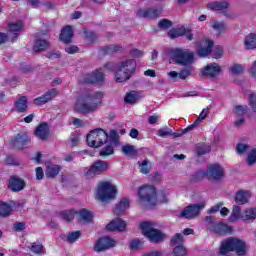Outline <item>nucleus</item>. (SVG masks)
<instances>
[{
    "label": "nucleus",
    "instance_id": "obj_1",
    "mask_svg": "<svg viewBox=\"0 0 256 256\" xmlns=\"http://www.w3.org/2000/svg\"><path fill=\"white\" fill-rule=\"evenodd\" d=\"M137 195L140 205H167L169 203V192L161 190L157 193L153 185L140 186Z\"/></svg>",
    "mask_w": 256,
    "mask_h": 256
},
{
    "label": "nucleus",
    "instance_id": "obj_2",
    "mask_svg": "<svg viewBox=\"0 0 256 256\" xmlns=\"http://www.w3.org/2000/svg\"><path fill=\"white\" fill-rule=\"evenodd\" d=\"M103 103V94L101 92H93L88 90L82 93L74 104V111L89 115L93 111H97V107Z\"/></svg>",
    "mask_w": 256,
    "mask_h": 256
},
{
    "label": "nucleus",
    "instance_id": "obj_3",
    "mask_svg": "<svg viewBox=\"0 0 256 256\" xmlns=\"http://www.w3.org/2000/svg\"><path fill=\"white\" fill-rule=\"evenodd\" d=\"M136 69L137 62L135 59L124 58L120 60L115 70L116 83H125V81H129L135 74Z\"/></svg>",
    "mask_w": 256,
    "mask_h": 256
},
{
    "label": "nucleus",
    "instance_id": "obj_4",
    "mask_svg": "<svg viewBox=\"0 0 256 256\" xmlns=\"http://www.w3.org/2000/svg\"><path fill=\"white\" fill-rule=\"evenodd\" d=\"M247 244L239 238H228L224 240L220 246V255H229L231 251H235L237 255H245L247 253Z\"/></svg>",
    "mask_w": 256,
    "mask_h": 256
},
{
    "label": "nucleus",
    "instance_id": "obj_5",
    "mask_svg": "<svg viewBox=\"0 0 256 256\" xmlns=\"http://www.w3.org/2000/svg\"><path fill=\"white\" fill-rule=\"evenodd\" d=\"M117 197V186L109 181L100 182L96 191V199L102 203H110Z\"/></svg>",
    "mask_w": 256,
    "mask_h": 256
},
{
    "label": "nucleus",
    "instance_id": "obj_6",
    "mask_svg": "<svg viewBox=\"0 0 256 256\" xmlns=\"http://www.w3.org/2000/svg\"><path fill=\"white\" fill-rule=\"evenodd\" d=\"M225 175L223 166L219 164H211L208 166L207 171H198L196 173L195 181H201L203 177H207L210 181H221Z\"/></svg>",
    "mask_w": 256,
    "mask_h": 256
},
{
    "label": "nucleus",
    "instance_id": "obj_7",
    "mask_svg": "<svg viewBox=\"0 0 256 256\" xmlns=\"http://www.w3.org/2000/svg\"><path fill=\"white\" fill-rule=\"evenodd\" d=\"M140 229L144 237H147L151 243H161V241L165 239V233L156 229L153 222H142L140 224Z\"/></svg>",
    "mask_w": 256,
    "mask_h": 256
},
{
    "label": "nucleus",
    "instance_id": "obj_8",
    "mask_svg": "<svg viewBox=\"0 0 256 256\" xmlns=\"http://www.w3.org/2000/svg\"><path fill=\"white\" fill-rule=\"evenodd\" d=\"M107 139H109V134L103 129H94L86 136L88 147H93L94 149L103 147L107 143Z\"/></svg>",
    "mask_w": 256,
    "mask_h": 256
},
{
    "label": "nucleus",
    "instance_id": "obj_9",
    "mask_svg": "<svg viewBox=\"0 0 256 256\" xmlns=\"http://www.w3.org/2000/svg\"><path fill=\"white\" fill-rule=\"evenodd\" d=\"M171 57L178 65H191L195 61V54L189 49L176 48L171 51Z\"/></svg>",
    "mask_w": 256,
    "mask_h": 256
},
{
    "label": "nucleus",
    "instance_id": "obj_10",
    "mask_svg": "<svg viewBox=\"0 0 256 256\" xmlns=\"http://www.w3.org/2000/svg\"><path fill=\"white\" fill-rule=\"evenodd\" d=\"M23 29V22H12L8 24L9 35L6 33L0 32V45L3 43H7V41H17L19 37V31Z\"/></svg>",
    "mask_w": 256,
    "mask_h": 256
},
{
    "label": "nucleus",
    "instance_id": "obj_11",
    "mask_svg": "<svg viewBox=\"0 0 256 256\" xmlns=\"http://www.w3.org/2000/svg\"><path fill=\"white\" fill-rule=\"evenodd\" d=\"M105 171H109V163H107V161L98 160L94 162L89 169L85 170L84 176L86 179H93L95 175H101V173H105Z\"/></svg>",
    "mask_w": 256,
    "mask_h": 256
},
{
    "label": "nucleus",
    "instance_id": "obj_12",
    "mask_svg": "<svg viewBox=\"0 0 256 256\" xmlns=\"http://www.w3.org/2000/svg\"><path fill=\"white\" fill-rule=\"evenodd\" d=\"M205 205H207L205 202L190 205L180 212L179 217L181 219H194V217H197V215H199V213L205 209Z\"/></svg>",
    "mask_w": 256,
    "mask_h": 256
},
{
    "label": "nucleus",
    "instance_id": "obj_13",
    "mask_svg": "<svg viewBox=\"0 0 256 256\" xmlns=\"http://www.w3.org/2000/svg\"><path fill=\"white\" fill-rule=\"evenodd\" d=\"M201 73L207 79H217L223 73V68L218 63H210L202 69Z\"/></svg>",
    "mask_w": 256,
    "mask_h": 256
},
{
    "label": "nucleus",
    "instance_id": "obj_14",
    "mask_svg": "<svg viewBox=\"0 0 256 256\" xmlns=\"http://www.w3.org/2000/svg\"><path fill=\"white\" fill-rule=\"evenodd\" d=\"M117 242L108 236L101 237L94 244V251L96 253H101V251H107V249H111V247H115Z\"/></svg>",
    "mask_w": 256,
    "mask_h": 256
},
{
    "label": "nucleus",
    "instance_id": "obj_15",
    "mask_svg": "<svg viewBox=\"0 0 256 256\" xmlns=\"http://www.w3.org/2000/svg\"><path fill=\"white\" fill-rule=\"evenodd\" d=\"M105 79V74L101 69L92 72L91 74H86L83 76L82 82L88 85H99V83H103Z\"/></svg>",
    "mask_w": 256,
    "mask_h": 256
},
{
    "label": "nucleus",
    "instance_id": "obj_16",
    "mask_svg": "<svg viewBox=\"0 0 256 256\" xmlns=\"http://www.w3.org/2000/svg\"><path fill=\"white\" fill-rule=\"evenodd\" d=\"M186 37L188 41H193V32L191 29L185 28L184 26L173 28L168 32V37L170 39H177V37Z\"/></svg>",
    "mask_w": 256,
    "mask_h": 256
},
{
    "label": "nucleus",
    "instance_id": "obj_17",
    "mask_svg": "<svg viewBox=\"0 0 256 256\" xmlns=\"http://www.w3.org/2000/svg\"><path fill=\"white\" fill-rule=\"evenodd\" d=\"M163 9L161 8H150V9H140L138 10V17H143L144 19H157L161 16Z\"/></svg>",
    "mask_w": 256,
    "mask_h": 256
},
{
    "label": "nucleus",
    "instance_id": "obj_18",
    "mask_svg": "<svg viewBox=\"0 0 256 256\" xmlns=\"http://www.w3.org/2000/svg\"><path fill=\"white\" fill-rule=\"evenodd\" d=\"M213 49V40H202L197 48L199 57H207Z\"/></svg>",
    "mask_w": 256,
    "mask_h": 256
},
{
    "label": "nucleus",
    "instance_id": "obj_19",
    "mask_svg": "<svg viewBox=\"0 0 256 256\" xmlns=\"http://www.w3.org/2000/svg\"><path fill=\"white\" fill-rule=\"evenodd\" d=\"M106 229L107 231L123 232L127 229V222L121 218H116L107 224Z\"/></svg>",
    "mask_w": 256,
    "mask_h": 256
},
{
    "label": "nucleus",
    "instance_id": "obj_20",
    "mask_svg": "<svg viewBox=\"0 0 256 256\" xmlns=\"http://www.w3.org/2000/svg\"><path fill=\"white\" fill-rule=\"evenodd\" d=\"M208 25L212 31L216 32V35H224V33H227V23L221 20H212Z\"/></svg>",
    "mask_w": 256,
    "mask_h": 256
},
{
    "label": "nucleus",
    "instance_id": "obj_21",
    "mask_svg": "<svg viewBox=\"0 0 256 256\" xmlns=\"http://www.w3.org/2000/svg\"><path fill=\"white\" fill-rule=\"evenodd\" d=\"M54 97H57V91L55 89H52L48 92H46L44 95L34 99V105H45V103H49Z\"/></svg>",
    "mask_w": 256,
    "mask_h": 256
},
{
    "label": "nucleus",
    "instance_id": "obj_22",
    "mask_svg": "<svg viewBox=\"0 0 256 256\" xmlns=\"http://www.w3.org/2000/svg\"><path fill=\"white\" fill-rule=\"evenodd\" d=\"M251 199V192L248 190H239L235 196V203L238 205H245Z\"/></svg>",
    "mask_w": 256,
    "mask_h": 256
},
{
    "label": "nucleus",
    "instance_id": "obj_23",
    "mask_svg": "<svg viewBox=\"0 0 256 256\" xmlns=\"http://www.w3.org/2000/svg\"><path fill=\"white\" fill-rule=\"evenodd\" d=\"M29 143H31V138L25 133L18 134L14 141L15 147H17L18 149H23L24 147H27Z\"/></svg>",
    "mask_w": 256,
    "mask_h": 256
},
{
    "label": "nucleus",
    "instance_id": "obj_24",
    "mask_svg": "<svg viewBox=\"0 0 256 256\" xmlns=\"http://www.w3.org/2000/svg\"><path fill=\"white\" fill-rule=\"evenodd\" d=\"M8 187L11 191H14V192L22 191V189L25 188V181H23V179L18 177H12L10 179Z\"/></svg>",
    "mask_w": 256,
    "mask_h": 256
},
{
    "label": "nucleus",
    "instance_id": "obj_25",
    "mask_svg": "<svg viewBox=\"0 0 256 256\" xmlns=\"http://www.w3.org/2000/svg\"><path fill=\"white\" fill-rule=\"evenodd\" d=\"M71 39H73V27L66 26L62 28L60 33V41H62V43H71Z\"/></svg>",
    "mask_w": 256,
    "mask_h": 256
},
{
    "label": "nucleus",
    "instance_id": "obj_26",
    "mask_svg": "<svg viewBox=\"0 0 256 256\" xmlns=\"http://www.w3.org/2000/svg\"><path fill=\"white\" fill-rule=\"evenodd\" d=\"M210 11H224V9H229V2L227 1H214L207 5Z\"/></svg>",
    "mask_w": 256,
    "mask_h": 256
},
{
    "label": "nucleus",
    "instance_id": "obj_27",
    "mask_svg": "<svg viewBox=\"0 0 256 256\" xmlns=\"http://www.w3.org/2000/svg\"><path fill=\"white\" fill-rule=\"evenodd\" d=\"M35 135L45 141L49 137V125L47 123L40 124L35 130Z\"/></svg>",
    "mask_w": 256,
    "mask_h": 256
},
{
    "label": "nucleus",
    "instance_id": "obj_28",
    "mask_svg": "<svg viewBox=\"0 0 256 256\" xmlns=\"http://www.w3.org/2000/svg\"><path fill=\"white\" fill-rule=\"evenodd\" d=\"M243 221V212H241V207L233 206L232 213L229 217L230 223H235L236 221Z\"/></svg>",
    "mask_w": 256,
    "mask_h": 256
},
{
    "label": "nucleus",
    "instance_id": "obj_29",
    "mask_svg": "<svg viewBox=\"0 0 256 256\" xmlns=\"http://www.w3.org/2000/svg\"><path fill=\"white\" fill-rule=\"evenodd\" d=\"M129 205H131V201L129 200V198H122L116 206V215H121L123 211H127V209H129Z\"/></svg>",
    "mask_w": 256,
    "mask_h": 256
},
{
    "label": "nucleus",
    "instance_id": "obj_30",
    "mask_svg": "<svg viewBox=\"0 0 256 256\" xmlns=\"http://www.w3.org/2000/svg\"><path fill=\"white\" fill-rule=\"evenodd\" d=\"M80 221L83 223H92L93 222V212L87 209H82L78 212Z\"/></svg>",
    "mask_w": 256,
    "mask_h": 256
},
{
    "label": "nucleus",
    "instance_id": "obj_31",
    "mask_svg": "<svg viewBox=\"0 0 256 256\" xmlns=\"http://www.w3.org/2000/svg\"><path fill=\"white\" fill-rule=\"evenodd\" d=\"M59 171H61V166L57 164H48L46 169V177H57V175H59Z\"/></svg>",
    "mask_w": 256,
    "mask_h": 256
},
{
    "label": "nucleus",
    "instance_id": "obj_32",
    "mask_svg": "<svg viewBox=\"0 0 256 256\" xmlns=\"http://www.w3.org/2000/svg\"><path fill=\"white\" fill-rule=\"evenodd\" d=\"M212 231L214 233L222 234V233H231L233 231V228L227 224L218 223L213 226Z\"/></svg>",
    "mask_w": 256,
    "mask_h": 256
},
{
    "label": "nucleus",
    "instance_id": "obj_33",
    "mask_svg": "<svg viewBox=\"0 0 256 256\" xmlns=\"http://www.w3.org/2000/svg\"><path fill=\"white\" fill-rule=\"evenodd\" d=\"M244 45L246 49H256V34L251 33L245 37Z\"/></svg>",
    "mask_w": 256,
    "mask_h": 256
},
{
    "label": "nucleus",
    "instance_id": "obj_34",
    "mask_svg": "<svg viewBox=\"0 0 256 256\" xmlns=\"http://www.w3.org/2000/svg\"><path fill=\"white\" fill-rule=\"evenodd\" d=\"M29 249L34 255H45V247L41 242H33Z\"/></svg>",
    "mask_w": 256,
    "mask_h": 256
},
{
    "label": "nucleus",
    "instance_id": "obj_35",
    "mask_svg": "<svg viewBox=\"0 0 256 256\" xmlns=\"http://www.w3.org/2000/svg\"><path fill=\"white\" fill-rule=\"evenodd\" d=\"M151 162L148 159L138 162V169L143 175H147L151 171Z\"/></svg>",
    "mask_w": 256,
    "mask_h": 256
},
{
    "label": "nucleus",
    "instance_id": "obj_36",
    "mask_svg": "<svg viewBox=\"0 0 256 256\" xmlns=\"http://www.w3.org/2000/svg\"><path fill=\"white\" fill-rule=\"evenodd\" d=\"M48 47L49 43L47 42V40L40 38L36 40L33 49L36 53H39L41 51H45V49H48Z\"/></svg>",
    "mask_w": 256,
    "mask_h": 256
},
{
    "label": "nucleus",
    "instance_id": "obj_37",
    "mask_svg": "<svg viewBox=\"0 0 256 256\" xmlns=\"http://www.w3.org/2000/svg\"><path fill=\"white\" fill-rule=\"evenodd\" d=\"M139 99H141V95H139V92H135V91L126 93L124 97L125 103H128L130 105H133V103H135Z\"/></svg>",
    "mask_w": 256,
    "mask_h": 256
},
{
    "label": "nucleus",
    "instance_id": "obj_38",
    "mask_svg": "<svg viewBox=\"0 0 256 256\" xmlns=\"http://www.w3.org/2000/svg\"><path fill=\"white\" fill-rule=\"evenodd\" d=\"M106 55H113V53H123V46L119 44H111L103 49Z\"/></svg>",
    "mask_w": 256,
    "mask_h": 256
},
{
    "label": "nucleus",
    "instance_id": "obj_39",
    "mask_svg": "<svg viewBox=\"0 0 256 256\" xmlns=\"http://www.w3.org/2000/svg\"><path fill=\"white\" fill-rule=\"evenodd\" d=\"M208 115H209V108H204L201 111V113L199 114L196 121L191 126H189L186 131H191V129H193V127H197V125H199V123H201V121L206 119Z\"/></svg>",
    "mask_w": 256,
    "mask_h": 256
},
{
    "label": "nucleus",
    "instance_id": "obj_40",
    "mask_svg": "<svg viewBox=\"0 0 256 256\" xmlns=\"http://www.w3.org/2000/svg\"><path fill=\"white\" fill-rule=\"evenodd\" d=\"M243 221H253L256 219V208H246L243 211Z\"/></svg>",
    "mask_w": 256,
    "mask_h": 256
},
{
    "label": "nucleus",
    "instance_id": "obj_41",
    "mask_svg": "<svg viewBox=\"0 0 256 256\" xmlns=\"http://www.w3.org/2000/svg\"><path fill=\"white\" fill-rule=\"evenodd\" d=\"M16 110L19 113H23V111H27V97L22 96L15 103Z\"/></svg>",
    "mask_w": 256,
    "mask_h": 256
},
{
    "label": "nucleus",
    "instance_id": "obj_42",
    "mask_svg": "<svg viewBox=\"0 0 256 256\" xmlns=\"http://www.w3.org/2000/svg\"><path fill=\"white\" fill-rule=\"evenodd\" d=\"M11 211L12 209L9 204L0 201V217H9Z\"/></svg>",
    "mask_w": 256,
    "mask_h": 256
},
{
    "label": "nucleus",
    "instance_id": "obj_43",
    "mask_svg": "<svg viewBox=\"0 0 256 256\" xmlns=\"http://www.w3.org/2000/svg\"><path fill=\"white\" fill-rule=\"evenodd\" d=\"M75 213L76 212L73 210H64L60 212V217L64 221H73V219H75Z\"/></svg>",
    "mask_w": 256,
    "mask_h": 256
},
{
    "label": "nucleus",
    "instance_id": "obj_44",
    "mask_svg": "<svg viewBox=\"0 0 256 256\" xmlns=\"http://www.w3.org/2000/svg\"><path fill=\"white\" fill-rule=\"evenodd\" d=\"M115 144H108L106 147H104L101 151H100V156L101 157H109V155H113V153H115V150L113 148Z\"/></svg>",
    "mask_w": 256,
    "mask_h": 256
},
{
    "label": "nucleus",
    "instance_id": "obj_45",
    "mask_svg": "<svg viewBox=\"0 0 256 256\" xmlns=\"http://www.w3.org/2000/svg\"><path fill=\"white\" fill-rule=\"evenodd\" d=\"M251 149H252V147L245 143H239L236 146V151H237L238 155H245V153H249V151Z\"/></svg>",
    "mask_w": 256,
    "mask_h": 256
},
{
    "label": "nucleus",
    "instance_id": "obj_46",
    "mask_svg": "<svg viewBox=\"0 0 256 256\" xmlns=\"http://www.w3.org/2000/svg\"><path fill=\"white\" fill-rule=\"evenodd\" d=\"M247 164L250 165V166H253L255 165L256 163V148H253L248 151L247 153Z\"/></svg>",
    "mask_w": 256,
    "mask_h": 256
},
{
    "label": "nucleus",
    "instance_id": "obj_47",
    "mask_svg": "<svg viewBox=\"0 0 256 256\" xmlns=\"http://www.w3.org/2000/svg\"><path fill=\"white\" fill-rule=\"evenodd\" d=\"M122 152L128 157H133V155L137 153V149H135V146L133 145H125L122 147Z\"/></svg>",
    "mask_w": 256,
    "mask_h": 256
},
{
    "label": "nucleus",
    "instance_id": "obj_48",
    "mask_svg": "<svg viewBox=\"0 0 256 256\" xmlns=\"http://www.w3.org/2000/svg\"><path fill=\"white\" fill-rule=\"evenodd\" d=\"M247 111H249V108L246 105L236 106L234 109V113L237 117H243V115H246Z\"/></svg>",
    "mask_w": 256,
    "mask_h": 256
},
{
    "label": "nucleus",
    "instance_id": "obj_49",
    "mask_svg": "<svg viewBox=\"0 0 256 256\" xmlns=\"http://www.w3.org/2000/svg\"><path fill=\"white\" fill-rule=\"evenodd\" d=\"M172 247H177V246H183V235L182 234H176L172 239H171Z\"/></svg>",
    "mask_w": 256,
    "mask_h": 256
},
{
    "label": "nucleus",
    "instance_id": "obj_50",
    "mask_svg": "<svg viewBox=\"0 0 256 256\" xmlns=\"http://www.w3.org/2000/svg\"><path fill=\"white\" fill-rule=\"evenodd\" d=\"M230 71L234 75H241V73H243V71H245V66H243L241 64H234L230 67Z\"/></svg>",
    "mask_w": 256,
    "mask_h": 256
},
{
    "label": "nucleus",
    "instance_id": "obj_51",
    "mask_svg": "<svg viewBox=\"0 0 256 256\" xmlns=\"http://www.w3.org/2000/svg\"><path fill=\"white\" fill-rule=\"evenodd\" d=\"M173 255L174 256H185V255H187V248H185V246H174Z\"/></svg>",
    "mask_w": 256,
    "mask_h": 256
},
{
    "label": "nucleus",
    "instance_id": "obj_52",
    "mask_svg": "<svg viewBox=\"0 0 256 256\" xmlns=\"http://www.w3.org/2000/svg\"><path fill=\"white\" fill-rule=\"evenodd\" d=\"M81 237V231L70 232L67 236L68 243H75Z\"/></svg>",
    "mask_w": 256,
    "mask_h": 256
},
{
    "label": "nucleus",
    "instance_id": "obj_53",
    "mask_svg": "<svg viewBox=\"0 0 256 256\" xmlns=\"http://www.w3.org/2000/svg\"><path fill=\"white\" fill-rule=\"evenodd\" d=\"M109 138L111 141L110 144L117 145V143H119V134L117 133V131H110Z\"/></svg>",
    "mask_w": 256,
    "mask_h": 256
},
{
    "label": "nucleus",
    "instance_id": "obj_54",
    "mask_svg": "<svg viewBox=\"0 0 256 256\" xmlns=\"http://www.w3.org/2000/svg\"><path fill=\"white\" fill-rule=\"evenodd\" d=\"M213 57L214 59H221L223 57V47L216 46L213 50Z\"/></svg>",
    "mask_w": 256,
    "mask_h": 256
},
{
    "label": "nucleus",
    "instance_id": "obj_55",
    "mask_svg": "<svg viewBox=\"0 0 256 256\" xmlns=\"http://www.w3.org/2000/svg\"><path fill=\"white\" fill-rule=\"evenodd\" d=\"M143 247V242L141 240H132L130 243V248L137 251Z\"/></svg>",
    "mask_w": 256,
    "mask_h": 256
},
{
    "label": "nucleus",
    "instance_id": "obj_56",
    "mask_svg": "<svg viewBox=\"0 0 256 256\" xmlns=\"http://www.w3.org/2000/svg\"><path fill=\"white\" fill-rule=\"evenodd\" d=\"M158 137H169L171 135V129L164 127L158 130L157 132Z\"/></svg>",
    "mask_w": 256,
    "mask_h": 256
},
{
    "label": "nucleus",
    "instance_id": "obj_57",
    "mask_svg": "<svg viewBox=\"0 0 256 256\" xmlns=\"http://www.w3.org/2000/svg\"><path fill=\"white\" fill-rule=\"evenodd\" d=\"M171 25H173V23H171V21L167 19L160 20L158 23V27H160V29H169Z\"/></svg>",
    "mask_w": 256,
    "mask_h": 256
},
{
    "label": "nucleus",
    "instance_id": "obj_58",
    "mask_svg": "<svg viewBox=\"0 0 256 256\" xmlns=\"http://www.w3.org/2000/svg\"><path fill=\"white\" fill-rule=\"evenodd\" d=\"M249 105L254 113H256V94L249 95Z\"/></svg>",
    "mask_w": 256,
    "mask_h": 256
},
{
    "label": "nucleus",
    "instance_id": "obj_59",
    "mask_svg": "<svg viewBox=\"0 0 256 256\" xmlns=\"http://www.w3.org/2000/svg\"><path fill=\"white\" fill-rule=\"evenodd\" d=\"M248 75L256 81V60L252 62V65L248 70Z\"/></svg>",
    "mask_w": 256,
    "mask_h": 256
},
{
    "label": "nucleus",
    "instance_id": "obj_60",
    "mask_svg": "<svg viewBox=\"0 0 256 256\" xmlns=\"http://www.w3.org/2000/svg\"><path fill=\"white\" fill-rule=\"evenodd\" d=\"M131 57H135L136 59H139L140 57H143L145 53L142 50L139 49H132L130 51Z\"/></svg>",
    "mask_w": 256,
    "mask_h": 256
},
{
    "label": "nucleus",
    "instance_id": "obj_61",
    "mask_svg": "<svg viewBox=\"0 0 256 256\" xmlns=\"http://www.w3.org/2000/svg\"><path fill=\"white\" fill-rule=\"evenodd\" d=\"M191 71H193V69H191V68L181 70V71L179 72L180 79H181V80H185L186 78H188L189 75H191Z\"/></svg>",
    "mask_w": 256,
    "mask_h": 256
},
{
    "label": "nucleus",
    "instance_id": "obj_62",
    "mask_svg": "<svg viewBox=\"0 0 256 256\" xmlns=\"http://www.w3.org/2000/svg\"><path fill=\"white\" fill-rule=\"evenodd\" d=\"M47 57L48 59H59V57H61V52L57 51V50H52L50 52L47 53Z\"/></svg>",
    "mask_w": 256,
    "mask_h": 256
},
{
    "label": "nucleus",
    "instance_id": "obj_63",
    "mask_svg": "<svg viewBox=\"0 0 256 256\" xmlns=\"http://www.w3.org/2000/svg\"><path fill=\"white\" fill-rule=\"evenodd\" d=\"M65 51L69 55H73V54L77 53V51H79V48L75 45H68V46H66Z\"/></svg>",
    "mask_w": 256,
    "mask_h": 256
},
{
    "label": "nucleus",
    "instance_id": "obj_64",
    "mask_svg": "<svg viewBox=\"0 0 256 256\" xmlns=\"http://www.w3.org/2000/svg\"><path fill=\"white\" fill-rule=\"evenodd\" d=\"M168 77H169V79H171L174 82L179 81V79H181L179 72H177V71L168 72Z\"/></svg>",
    "mask_w": 256,
    "mask_h": 256
}]
</instances>
